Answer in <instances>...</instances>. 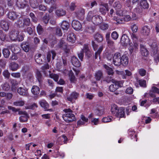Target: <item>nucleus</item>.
<instances>
[{
    "label": "nucleus",
    "mask_w": 159,
    "mask_h": 159,
    "mask_svg": "<svg viewBox=\"0 0 159 159\" xmlns=\"http://www.w3.org/2000/svg\"><path fill=\"white\" fill-rule=\"evenodd\" d=\"M88 119L86 118L84 115H81L80 117V119L78 121V125H84L85 123L88 122Z\"/></svg>",
    "instance_id": "nucleus-20"
},
{
    "label": "nucleus",
    "mask_w": 159,
    "mask_h": 159,
    "mask_svg": "<svg viewBox=\"0 0 159 159\" xmlns=\"http://www.w3.org/2000/svg\"><path fill=\"white\" fill-rule=\"evenodd\" d=\"M112 82L113 84L110 85L109 87V89L110 91L113 92L118 88V86L116 84L114 80L112 81Z\"/></svg>",
    "instance_id": "nucleus-36"
},
{
    "label": "nucleus",
    "mask_w": 159,
    "mask_h": 159,
    "mask_svg": "<svg viewBox=\"0 0 159 159\" xmlns=\"http://www.w3.org/2000/svg\"><path fill=\"white\" fill-rule=\"evenodd\" d=\"M150 29L148 26H145L142 28L141 33L143 35L148 36L150 33Z\"/></svg>",
    "instance_id": "nucleus-11"
},
{
    "label": "nucleus",
    "mask_w": 159,
    "mask_h": 159,
    "mask_svg": "<svg viewBox=\"0 0 159 159\" xmlns=\"http://www.w3.org/2000/svg\"><path fill=\"white\" fill-rule=\"evenodd\" d=\"M140 85L142 87H146V81L144 80H139Z\"/></svg>",
    "instance_id": "nucleus-57"
},
{
    "label": "nucleus",
    "mask_w": 159,
    "mask_h": 159,
    "mask_svg": "<svg viewBox=\"0 0 159 159\" xmlns=\"http://www.w3.org/2000/svg\"><path fill=\"white\" fill-rule=\"evenodd\" d=\"M37 106L35 103H33L32 105H30L26 106L25 107V109H34L35 108L37 107Z\"/></svg>",
    "instance_id": "nucleus-56"
},
{
    "label": "nucleus",
    "mask_w": 159,
    "mask_h": 159,
    "mask_svg": "<svg viewBox=\"0 0 159 159\" xmlns=\"http://www.w3.org/2000/svg\"><path fill=\"white\" fill-rule=\"evenodd\" d=\"M121 55L119 52H116L113 57V62L114 64L116 66H120L121 64Z\"/></svg>",
    "instance_id": "nucleus-4"
},
{
    "label": "nucleus",
    "mask_w": 159,
    "mask_h": 159,
    "mask_svg": "<svg viewBox=\"0 0 159 159\" xmlns=\"http://www.w3.org/2000/svg\"><path fill=\"white\" fill-rule=\"evenodd\" d=\"M69 75L71 82H74L75 80V76L74 75L73 73L71 70L69 72Z\"/></svg>",
    "instance_id": "nucleus-49"
},
{
    "label": "nucleus",
    "mask_w": 159,
    "mask_h": 159,
    "mask_svg": "<svg viewBox=\"0 0 159 159\" xmlns=\"http://www.w3.org/2000/svg\"><path fill=\"white\" fill-rule=\"evenodd\" d=\"M55 13L58 16H62L66 15V12L65 10L62 9H59L56 11Z\"/></svg>",
    "instance_id": "nucleus-26"
},
{
    "label": "nucleus",
    "mask_w": 159,
    "mask_h": 159,
    "mask_svg": "<svg viewBox=\"0 0 159 159\" xmlns=\"http://www.w3.org/2000/svg\"><path fill=\"white\" fill-rule=\"evenodd\" d=\"M131 28L133 33L137 32L138 30V27L135 24H134L131 26Z\"/></svg>",
    "instance_id": "nucleus-63"
},
{
    "label": "nucleus",
    "mask_w": 159,
    "mask_h": 159,
    "mask_svg": "<svg viewBox=\"0 0 159 159\" xmlns=\"http://www.w3.org/2000/svg\"><path fill=\"white\" fill-rule=\"evenodd\" d=\"M52 56V58L53 59H54V57H55L56 55V53L54 51H52L51 52H48L47 55V59L48 62H50L51 60V58Z\"/></svg>",
    "instance_id": "nucleus-25"
},
{
    "label": "nucleus",
    "mask_w": 159,
    "mask_h": 159,
    "mask_svg": "<svg viewBox=\"0 0 159 159\" xmlns=\"http://www.w3.org/2000/svg\"><path fill=\"white\" fill-rule=\"evenodd\" d=\"M141 52L142 55L144 56H146L148 54V52L145 48L143 46H141Z\"/></svg>",
    "instance_id": "nucleus-45"
},
{
    "label": "nucleus",
    "mask_w": 159,
    "mask_h": 159,
    "mask_svg": "<svg viewBox=\"0 0 159 159\" xmlns=\"http://www.w3.org/2000/svg\"><path fill=\"white\" fill-rule=\"evenodd\" d=\"M107 70V72L109 75H112L113 73V71L111 68L109 67L106 65H104L103 66Z\"/></svg>",
    "instance_id": "nucleus-42"
},
{
    "label": "nucleus",
    "mask_w": 159,
    "mask_h": 159,
    "mask_svg": "<svg viewBox=\"0 0 159 159\" xmlns=\"http://www.w3.org/2000/svg\"><path fill=\"white\" fill-rule=\"evenodd\" d=\"M119 108L115 104H112L111 106V111L112 114L116 116L117 113L118 112Z\"/></svg>",
    "instance_id": "nucleus-22"
},
{
    "label": "nucleus",
    "mask_w": 159,
    "mask_h": 159,
    "mask_svg": "<svg viewBox=\"0 0 159 159\" xmlns=\"http://www.w3.org/2000/svg\"><path fill=\"white\" fill-rule=\"evenodd\" d=\"M37 31L38 33L39 34H42L43 32V29L42 26L39 24L37 28Z\"/></svg>",
    "instance_id": "nucleus-61"
},
{
    "label": "nucleus",
    "mask_w": 159,
    "mask_h": 159,
    "mask_svg": "<svg viewBox=\"0 0 159 159\" xmlns=\"http://www.w3.org/2000/svg\"><path fill=\"white\" fill-rule=\"evenodd\" d=\"M108 10V6L106 4H101L100 6L99 11L101 14L105 15L106 11Z\"/></svg>",
    "instance_id": "nucleus-10"
},
{
    "label": "nucleus",
    "mask_w": 159,
    "mask_h": 159,
    "mask_svg": "<svg viewBox=\"0 0 159 159\" xmlns=\"http://www.w3.org/2000/svg\"><path fill=\"white\" fill-rule=\"evenodd\" d=\"M63 111L65 113L62 115L64 120L67 122H72L75 120L74 115L72 113V111L70 109H65Z\"/></svg>",
    "instance_id": "nucleus-1"
},
{
    "label": "nucleus",
    "mask_w": 159,
    "mask_h": 159,
    "mask_svg": "<svg viewBox=\"0 0 159 159\" xmlns=\"http://www.w3.org/2000/svg\"><path fill=\"white\" fill-rule=\"evenodd\" d=\"M114 7L116 10V15L120 16H122L123 15V11L121 10V5L119 2H115L114 4Z\"/></svg>",
    "instance_id": "nucleus-5"
},
{
    "label": "nucleus",
    "mask_w": 159,
    "mask_h": 159,
    "mask_svg": "<svg viewBox=\"0 0 159 159\" xmlns=\"http://www.w3.org/2000/svg\"><path fill=\"white\" fill-rule=\"evenodd\" d=\"M2 75L5 78L9 79L10 76V74L7 70H5L3 72Z\"/></svg>",
    "instance_id": "nucleus-50"
},
{
    "label": "nucleus",
    "mask_w": 159,
    "mask_h": 159,
    "mask_svg": "<svg viewBox=\"0 0 159 159\" xmlns=\"http://www.w3.org/2000/svg\"><path fill=\"white\" fill-rule=\"evenodd\" d=\"M58 46L60 48L64 50L66 52H68L69 50L66 49L67 45L66 43L62 41L60 42L58 45Z\"/></svg>",
    "instance_id": "nucleus-34"
},
{
    "label": "nucleus",
    "mask_w": 159,
    "mask_h": 159,
    "mask_svg": "<svg viewBox=\"0 0 159 159\" xmlns=\"http://www.w3.org/2000/svg\"><path fill=\"white\" fill-rule=\"evenodd\" d=\"M14 105L16 106H22L25 104V102L22 100H18L14 102Z\"/></svg>",
    "instance_id": "nucleus-46"
},
{
    "label": "nucleus",
    "mask_w": 159,
    "mask_h": 159,
    "mask_svg": "<svg viewBox=\"0 0 159 159\" xmlns=\"http://www.w3.org/2000/svg\"><path fill=\"white\" fill-rule=\"evenodd\" d=\"M39 103L41 106L44 109H47L49 107V104L45 100H43L40 101Z\"/></svg>",
    "instance_id": "nucleus-33"
},
{
    "label": "nucleus",
    "mask_w": 159,
    "mask_h": 159,
    "mask_svg": "<svg viewBox=\"0 0 159 159\" xmlns=\"http://www.w3.org/2000/svg\"><path fill=\"white\" fill-rule=\"evenodd\" d=\"M2 88L3 90H8L10 88V86L8 83H6L2 85Z\"/></svg>",
    "instance_id": "nucleus-52"
},
{
    "label": "nucleus",
    "mask_w": 159,
    "mask_h": 159,
    "mask_svg": "<svg viewBox=\"0 0 159 159\" xmlns=\"http://www.w3.org/2000/svg\"><path fill=\"white\" fill-rule=\"evenodd\" d=\"M32 93L34 95H36L38 94L40 92V89L39 87L36 86H34L31 89Z\"/></svg>",
    "instance_id": "nucleus-35"
},
{
    "label": "nucleus",
    "mask_w": 159,
    "mask_h": 159,
    "mask_svg": "<svg viewBox=\"0 0 159 159\" xmlns=\"http://www.w3.org/2000/svg\"><path fill=\"white\" fill-rule=\"evenodd\" d=\"M131 37L133 40L134 47L135 48H137L138 47L137 36L135 34H132L131 35Z\"/></svg>",
    "instance_id": "nucleus-24"
},
{
    "label": "nucleus",
    "mask_w": 159,
    "mask_h": 159,
    "mask_svg": "<svg viewBox=\"0 0 159 159\" xmlns=\"http://www.w3.org/2000/svg\"><path fill=\"white\" fill-rule=\"evenodd\" d=\"M37 78L39 83H40L42 81V75L41 73L39 71H38L37 73Z\"/></svg>",
    "instance_id": "nucleus-62"
},
{
    "label": "nucleus",
    "mask_w": 159,
    "mask_h": 159,
    "mask_svg": "<svg viewBox=\"0 0 159 159\" xmlns=\"http://www.w3.org/2000/svg\"><path fill=\"white\" fill-rule=\"evenodd\" d=\"M129 39L128 37L125 34L123 35L121 39L120 43L124 46H126L130 43Z\"/></svg>",
    "instance_id": "nucleus-9"
},
{
    "label": "nucleus",
    "mask_w": 159,
    "mask_h": 159,
    "mask_svg": "<svg viewBox=\"0 0 159 159\" xmlns=\"http://www.w3.org/2000/svg\"><path fill=\"white\" fill-rule=\"evenodd\" d=\"M29 67L27 66H24L22 68L21 72L23 73L22 76H24V78H25L24 75L25 73H26L29 70Z\"/></svg>",
    "instance_id": "nucleus-48"
},
{
    "label": "nucleus",
    "mask_w": 159,
    "mask_h": 159,
    "mask_svg": "<svg viewBox=\"0 0 159 159\" xmlns=\"http://www.w3.org/2000/svg\"><path fill=\"white\" fill-rule=\"evenodd\" d=\"M41 54H37L35 56V61L38 64H41L42 62V60L40 58Z\"/></svg>",
    "instance_id": "nucleus-40"
},
{
    "label": "nucleus",
    "mask_w": 159,
    "mask_h": 159,
    "mask_svg": "<svg viewBox=\"0 0 159 159\" xmlns=\"http://www.w3.org/2000/svg\"><path fill=\"white\" fill-rule=\"evenodd\" d=\"M102 77V73L101 70H98L96 73L95 77L97 80H99Z\"/></svg>",
    "instance_id": "nucleus-38"
},
{
    "label": "nucleus",
    "mask_w": 159,
    "mask_h": 159,
    "mask_svg": "<svg viewBox=\"0 0 159 159\" xmlns=\"http://www.w3.org/2000/svg\"><path fill=\"white\" fill-rule=\"evenodd\" d=\"M57 1V0H44L46 3L50 5H57L56 4Z\"/></svg>",
    "instance_id": "nucleus-51"
},
{
    "label": "nucleus",
    "mask_w": 159,
    "mask_h": 159,
    "mask_svg": "<svg viewBox=\"0 0 159 159\" xmlns=\"http://www.w3.org/2000/svg\"><path fill=\"white\" fill-rule=\"evenodd\" d=\"M9 68L13 71L16 70L19 68L18 64L15 62H11L9 64Z\"/></svg>",
    "instance_id": "nucleus-18"
},
{
    "label": "nucleus",
    "mask_w": 159,
    "mask_h": 159,
    "mask_svg": "<svg viewBox=\"0 0 159 159\" xmlns=\"http://www.w3.org/2000/svg\"><path fill=\"white\" fill-rule=\"evenodd\" d=\"M51 5V6L48 10V11L50 13L52 12L54 10L57 8V5Z\"/></svg>",
    "instance_id": "nucleus-59"
},
{
    "label": "nucleus",
    "mask_w": 159,
    "mask_h": 159,
    "mask_svg": "<svg viewBox=\"0 0 159 159\" xmlns=\"http://www.w3.org/2000/svg\"><path fill=\"white\" fill-rule=\"evenodd\" d=\"M79 96V94L75 92H73L70 94V96L68 98V99L70 101H72L73 99H75Z\"/></svg>",
    "instance_id": "nucleus-27"
},
{
    "label": "nucleus",
    "mask_w": 159,
    "mask_h": 159,
    "mask_svg": "<svg viewBox=\"0 0 159 159\" xmlns=\"http://www.w3.org/2000/svg\"><path fill=\"white\" fill-rule=\"evenodd\" d=\"M4 57L6 58H8L10 55V52L8 49L7 48H4L3 49L2 51Z\"/></svg>",
    "instance_id": "nucleus-47"
},
{
    "label": "nucleus",
    "mask_w": 159,
    "mask_h": 159,
    "mask_svg": "<svg viewBox=\"0 0 159 159\" xmlns=\"http://www.w3.org/2000/svg\"><path fill=\"white\" fill-rule=\"evenodd\" d=\"M112 117L111 116H108L103 117L102 120V121L104 123L109 122L112 121Z\"/></svg>",
    "instance_id": "nucleus-44"
},
{
    "label": "nucleus",
    "mask_w": 159,
    "mask_h": 159,
    "mask_svg": "<svg viewBox=\"0 0 159 159\" xmlns=\"http://www.w3.org/2000/svg\"><path fill=\"white\" fill-rule=\"evenodd\" d=\"M150 45L151 48V54L154 57V59L159 61V52L158 50L156 43L153 42L152 44L150 43Z\"/></svg>",
    "instance_id": "nucleus-3"
},
{
    "label": "nucleus",
    "mask_w": 159,
    "mask_h": 159,
    "mask_svg": "<svg viewBox=\"0 0 159 159\" xmlns=\"http://www.w3.org/2000/svg\"><path fill=\"white\" fill-rule=\"evenodd\" d=\"M114 81L115 84H116L118 86V88L119 87H122L123 86V84L124 83V81H117L116 80H114Z\"/></svg>",
    "instance_id": "nucleus-60"
},
{
    "label": "nucleus",
    "mask_w": 159,
    "mask_h": 159,
    "mask_svg": "<svg viewBox=\"0 0 159 159\" xmlns=\"http://www.w3.org/2000/svg\"><path fill=\"white\" fill-rule=\"evenodd\" d=\"M94 38L95 40L98 42H102L103 40V36L99 33H97L94 35Z\"/></svg>",
    "instance_id": "nucleus-32"
},
{
    "label": "nucleus",
    "mask_w": 159,
    "mask_h": 159,
    "mask_svg": "<svg viewBox=\"0 0 159 159\" xmlns=\"http://www.w3.org/2000/svg\"><path fill=\"white\" fill-rule=\"evenodd\" d=\"M71 62L73 65L76 67H79L80 63L78 59L75 57L73 56L71 58Z\"/></svg>",
    "instance_id": "nucleus-17"
},
{
    "label": "nucleus",
    "mask_w": 159,
    "mask_h": 159,
    "mask_svg": "<svg viewBox=\"0 0 159 159\" xmlns=\"http://www.w3.org/2000/svg\"><path fill=\"white\" fill-rule=\"evenodd\" d=\"M138 72L139 75L142 76H145L146 72V70L142 68L139 69Z\"/></svg>",
    "instance_id": "nucleus-58"
},
{
    "label": "nucleus",
    "mask_w": 159,
    "mask_h": 159,
    "mask_svg": "<svg viewBox=\"0 0 159 159\" xmlns=\"http://www.w3.org/2000/svg\"><path fill=\"white\" fill-rule=\"evenodd\" d=\"M22 112L23 115L20 117V121L22 122H26L28 120V115L26 112Z\"/></svg>",
    "instance_id": "nucleus-23"
},
{
    "label": "nucleus",
    "mask_w": 159,
    "mask_h": 159,
    "mask_svg": "<svg viewBox=\"0 0 159 159\" xmlns=\"http://www.w3.org/2000/svg\"><path fill=\"white\" fill-rule=\"evenodd\" d=\"M141 8L143 9H148L149 7V5L146 0H141L140 3Z\"/></svg>",
    "instance_id": "nucleus-29"
},
{
    "label": "nucleus",
    "mask_w": 159,
    "mask_h": 159,
    "mask_svg": "<svg viewBox=\"0 0 159 159\" xmlns=\"http://www.w3.org/2000/svg\"><path fill=\"white\" fill-rule=\"evenodd\" d=\"M17 91L20 95L24 96H28V90L25 88L20 87L17 89Z\"/></svg>",
    "instance_id": "nucleus-8"
},
{
    "label": "nucleus",
    "mask_w": 159,
    "mask_h": 159,
    "mask_svg": "<svg viewBox=\"0 0 159 159\" xmlns=\"http://www.w3.org/2000/svg\"><path fill=\"white\" fill-rule=\"evenodd\" d=\"M76 39L75 35L72 33H70L67 36V40L72 43H74L75 42Z\"/></svg>",
    "instance_id": "nucleus-15"
},
{
    "label": "nucleus",
    "mask_w": 159,
    "mask_h": 159,
    "mask_svg": "<svg viewBox=\"0 0 159 159\" xmlns=\"http://www.w3.org/2000/svg\"><path fill=\"white\" fill-rule=\"evenodd\" d=\"M118 34L116 31H114L111 33V36L114 40L117 39L118 37Z\"/></svg>",
    "instance_id": "nucleus-55"
},
{
    "label": "nucleus",
    "mask_w": 159,
    "mask_h": 159,
    "mask_svg": "<svg viewBox=\"0 0 159 159\" xmlns=\"http://www.w3.org/2000/svg\"><path fill=\"white\" fill-rule=\"evenodd\" d=\"M49 75L51 78L53 79L55 81H57L59 78L58 75L54 74H51L50 71H49Z\"/></svg>",
    "instance_id": "nucleus-41"
},
{
    "label": "nucleus",
    "mask_w": 159,
    "mask_h": 159,
    "mask_svg": "<svg viewBox=\"0 0 159 159\" xmlns=\"http://www.w3.org/2000/svg\"><path fill=\"white\" fill-rule=\"evenodd\" d=\"M0 25L2 29L5 31H7L9 29V23L6 20H1L0 22Z\"/></svg>",
    "instance_id": "nucleus-12"
},
{
    "label": "nucleus",
    "mask_w": 159,
    "mask_h": 159,
    "mask_svg": "<svg viewBox=\"0 0 159 159\" xmlns=\"http://www.w3.org/2000/svg\"><path fill=\"white\" fill-rule=\"evenodd\" d=\"M121 64L123 66H126L128 63V58L127 56L124 55L122 56L120 59Z\"/></svg>",
    "instance_id": "nucleus-28"
},
{
    "label": "nucleus",
    "mask_w": 159,
    "mask_h": 159,
    "mask_svg": "<svg viewBox=\"0 0 159 159\" xmlns=\"http://www.w3.org/2000/svg\"><path fill=\"white\" fill-rule=\"evenodd\" d=\"M129 134L131 136L132 139H133L134 138L136 139L137 136L135 132L131 131L129 132Z\"/></svg>",
    "instance_id": "nucleus-64"
},
{
    "label": "nucleus",
    "mask_w": 159,
    "mask_h": 159,
    "mask_svg": "<svg viewBox=\"0 0 159 159\" xmlns=\"http://www.w3.org/2000/svg\"><path fill=\"white\" fill-rule=\"evenodd\" d=\"M95 112L98 115H102L104 114L103 108L102 107L98 108L95 110Z\"/></svg>",
    "instance_id": "nucleus-39"
},
{
    "label": "nucleus",
    "mask_w": 159,
    "mask_h": 159,
    "mask_svg": "<svg viewBox=\"0 0 159 159\" xmlns=\"http://www.w3.org/2000/svg\"><path fill=\"white\" fill-rule=\"evenodd\" d=\"M93 12L92 11H89L87 17V19L88 21L92 20L93 23L96 25H98L103 21L101 17L99 15L93 16Z\"/></svg>",
    "instance_id": "nucleus-2"
},
{
    "label": "nucleus",
    "mask_w": 159,
    "mask_h": 159,
    "mask_svg": "<svg viewBox=\"0 0 159 159\" xmlns=\"http://www.w3.org/2000/svg\"><path fill=\"white\" fill-rule=\"evenodd\" d=\"M30 3L33 8H37L38 6V3L36 0H30Z\"/></svg>",
    "instance_id": "nucleus-43"
},
{
    "label": "nucleus",
    "mask_w": 159,
    "mask_h": 159,
    "mask_svg": "<svg viewBox=\"0 0 159 159\" xmlns=\"http://www.w3.org/2000/svg\"><path fill=\"white\" fill-rule=\"evenodd\" d=\"M8 17L10 20H14L17 18L18 15L13 11H9L7 15Z\"/></svg>",
    "instance_id": "nucleus-16"
},
{
    "label": "nucleus",
    "mask_w": 159,
    "mask_h": 159,
    "mask_svg": "<svg viewBox=\"0 0 159 159\" xmlns=\"http://www.w3.org/2000/svg\"><path fill=\"white\" fill-rule=\"evenodd\" d=\"M82 51L84 52H85L86 55L88 57H90L92 55L91 52L89 50L88 45L87 44H85L84 45Z\"/></svg>",
    "instance_id": "nucleus-13"
},
{
    "label": "nucleus",
    "mask_w": 159,
    "mask_h": 159,
    "mask_svg": "<svg viewBox=\"0 0 159 159\" xmlns=\"http://www.w3.org/2000/svg\"><path fill=\"white\" fill-rule=\"evenodd\" d=\"M125 116L124 109L123 108H119L118 112L117 113L116 117L119 118H122Z\"/></svg>",
    "instance_id": "nucleus-31"
},
{
    "label": "nucleus",
    "mask_w": 159,
    "mask_h": 159,
    "mask_svg": "<svg viewBox=\"0 0 159 159\" xmlns=\"http://www.w3.org/2000/svg\"><path fill=\"white\" fill-rule=\"evenodd\" d=\"M16 4L19 8H23L26 5L27 2L25 0H17Z\"/></svg>",
    "instance_id": "nucleus-14"
},
{
    "label": "nucleus",
    "mask_w": 159,
    "mask_h": 159,
    "mask_svg": "<svg viewBox=\"0 0 159 159\" xmlns=\"http://www.w3.org/2000/svg\"><path fill=\"white\" fill-rule=\"evenodd\" d=\"M10 81L11 84V89L13 91L16 90L18 84V82L15 80L10 79Z\"/></svg>",
    "instance_id": "nucleus-19"
},
{
    "label": "nucleus",
    "mask_w": 159,
    "mask_h": 159,
    "mask_svg": "<svg viewBox=\"0 0 159 159\" xmlns=\"http://www.w3.org/2000/svg\"><path fill=\"white\" fill-rule=\"evenodd\" d=\"M21 48L25 52H27L29 50V46L28 43H23L21 45Z\"/></svg>",
    "instance_id": "nucleus-37"
},
{
    "label": "nucleus",
    "mask_w": 159,
    "mask_h": 159,
    "mask_svg": "<svg viewBox=\"0 0 159 159\" xmlns=\"http://www.w3.org/2000/svg\"><path fill=\"white\" fill-rule=\"evenodd\" d=\"M84 10L82 8H80L75 12L76 16L78 18H81L84 14Z\"/></svg>",
    "instance_id": "nucleus-21"
},
{
    "label": "nucleus",
    "mask_w": 159,
    "mask_h": 159,
    "mask_svg": "<svg viewBox=\"0 0 159 159\" xmlns=\"http://www.w3.org/2000/svg\"><path fill=\"white\" fill-rule=\"evenodd\" d=\"M19 33L17 32L11 33L10 37L13 40H17L19 41H22L23 40L24 38L22 35H18Z\"/></svg>",
    "instance_id": "nucleus-6"
},
{
    "label": "nucleus",
    "mask_w": 159,
    "mask_h": 159,
    "mask_svg": "<svg viewBox=\"0 0 159 159\" xmlns=\"http://www.w3.org/2000/svg\"><path fill=\"white\" fill-rule=\"evenodd\" d=\"M61 26L63 30L67 31L70 26V24L66 21H63L61 23Z\"/></svg>",
    "instance_id": "nucleus-30"
},
{
    "label": "nucleus",
    "mask_w": 159,
    "mask_h": 159,
    "mask_svg": "<svg viewBox=\"0 0 159 159\" xmlns=\"http://www.w3.org/2000/svg\"><path fill=\"white\" fill-rule=\"evenodd\" d=\"M49 19V16L47 14L43 17L42 21L45 24H47L48 22Z\"/></svg>",
    "instance_id": "nucleus-54"
},
{
    "label": "nucleus",
    "mask_w": 159,
    "mask_h": 159,
    "mask_svg": "<svg viewBox=\"0 0 159 159\" xmlns=\"http://www.w3.org/2000/svg\"><path fill=\"white\" fill-rule=\"evenodd\" d=\"M73 28L76 30H79L81 29L82 25L80 22L76 20H73L72 22Z\"/></svg>",
    "instance_id": "nucleus-7"
},
{
    "label": "nucleus",
    "mask_w": 159,
    "mask_h": 159,
    "mask_svg": "<svg viewBox=\"0 0 159 159\" xmlns=\"http://www.w3.org/2000/svg\"><path fill=\"white\" fill-rule=\"evenodd\" d=\"M30 23V19L29 18H26L24 20L23 25L24 27L25 26H28Z\"/></svg>",
    "instance_id": "nucleus-53"
}]
</instances>
